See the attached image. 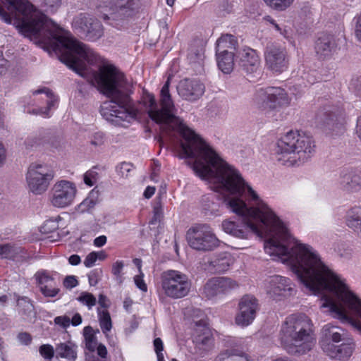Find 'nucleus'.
I'll list each match as a JSON object with an SVG mask.
<instances>
[{"mask_svg": "<svg viewBox=\"0 0 361 361\" xmlns=\"http://www.w3.org/2000/svg\"><path fill=\"white\" fill-rule=\"evenodd\" d=\"M10 14L0 7V18L11 23L18 21L20 32L47 51L61 54V61L84 77L92 73L91 82L110 98L102 111H121V72L113 65H102L101 58L87 44L65 34L28 0H3Z\"/></svg>", "mask_w": 361, "mask_h": 361, "instance_id": "obj_1", "label": "nucleus"}, {"mask_svg": "<svg viewBox=\"0 0 361 361\" xmlns=\"http://www.w3.org/2000/svg\"><path fill=\"white\" fill-rule=\"evenodd\" d=\"M169 78L160 91L159 124L173 125L181 139L178 148L181 159L193 158L192 169H203V164L218 157V154L199 135L188 128L182 120L175 116L176 108L169 92Z\"/></svg>", "mask_w": 361, "mask_h": 361, "instance_id": "obj_2", "label": "nucleus"}, {"mask_svg": "<svg viewBox=\"0 0 361 361\" xmlns=\"http://www.w3.org/2000/svg\"><path fill=\"white\" fill-rule=\"evenodd\" d=\"M281 341L291 355H301L314 345V325L305 314H293L286 317L281 329Z\"/></svg>", "mask_w": 361, "mask_h": 361, "instance_id": "obj_3", "label": "nucleus"}, {"mask_svg": "<svg viewBox=\"0 0 361 361\" xmlns=\"http://www.w3.org/2000/svg\"><path fill=\"white\" fill-rule=\"evenodd\" d=\"M314 151L312 137L298 130H290L281 136L274 149L276 160L287 166L303 164Z\"/></svg>", "mask_w": 361, "mask_h": 361, "instance_id": "obj_4", "label": "nucleus"}, {"mask_svg": "<svg viewBox=\"0 0 361 361\" xmlns=\"http://www.w3.org/2000/svg\"><path fill=\"white\" fill-rule=\"evenodd\" d=\"M191 286L188 276L180 271L169 269L161 275V290L164 297L183 298L189 294Z\"/></svg>", "mask_w": 361, "mask_h": 361, "instance_id": "obj_5", "label": "nucleus"}, {"mask_svg": "<svg viewBox=\"0 0 361 361\" xmlns=\"http://www.w3.org/2000/svg\"><path fill=\"white\" fill-rule=\"evenodd\" d=\"M140 0H98L97 12L104 20H119L132 14Z\"/></svg>", "mask_w": 361, "mask_h": 361, "instance_id": "obj_6", "label": "nucleus"}, {"mask_svg": "<svg viewBox=\"0 0 361 361\" xmlns=\"http://www.w3.org/2000/svg\"><path fill=\"white\" fill-rule=\"evenodd\" d=\"M252 100L262 110H276L288 106L291 99L283 88L267 87L256 90Z\"/></svg>", "mask_w": 361, "mask_h": 361, "instance_id": "obj_7", "label": "nucleus"}, {"mask_svg": "<svg viewBox=\"0 0 361 361\" xmlns=\"http://www.w3.org/2000/svg\"><path fill=\"white\" fill-rule=\"evenodd\" d=\"M55 173L47 164L32 163L26 173L28 190L36 195L44 194L49 188Z\"/></svg>", "mask_w": 361, "mask_h": 361, "instance_id": "obj_8", "label": "nucleus"}, {"mask_svg": "<svg viewBox=\"0 0 361 361\" xmlns=\"http://www.w3.org/2000/svg\"><path fill=\"white\" fill-rule=\"evenodd\" d=\"M189 245L200 251H210L219 246L220 240L216 238L211 227L207 224L198 225L187 232Z\"/></svg>", "mask_w": 361, "mask_h": 361, "instance_id": "obj_9", "label": "nucleus"}, {"mask_svg": "<svg viewBox=\"0 0 361 361\" xmlns=\"http://www.w3.org/2000/svg\"><path fill=\"white\" fill-rule=\"evenodd\" d=\"M76 193L74 183L66 180H57L50 190L51 204L58 208L68 207L73 202Z\"/></svg>", "mask_w": 361, "mask_h": 361, "instance_id": "obj_10", "label": "nucleus"}, {"mask_svg": "<svg viewBox=\"0 0 361 361\" xmlns=\"http://www.w3.org/2000/svg\"><path fill=\"white\" fill-rule=\"evenodd\" d=\"M267 293L275 300H281L295 293L293 284L291 281L284 276L276 275L271 276L267 286Z\"/></svg>", "mask_w": 361, "mask_h": 361, "instance_id": "obj_11", "label": "nucleus"}, {"mask_svg": "<svg viewBox=\"0 0 361 361\" xmlns=\"http://www.w3.org/2000/svg\"><path fill=\"white\" fill-rule=\"evenodd\" d=\"M238 287V282L231 278L214 277L208 280L204 286L203 293L208 299H212L227 294Z\"/></svg>", "mask_w": 361, "mask_h": 361, "instance_id": "obj_12", "label": "nucleus"}, {"mask_svg": "<svg viewBox=\"0 0 361 361\" xmlns=\"http://www.w3.org/2000/svg\"><path fill=\"white\" fill-rule=\"evenodd\" d=\"M258 303L255 298L251 295H245L241 298L238 304V312L235 316V322L238 326L245 327L254 321Z\"/></svg>", "mask_w": 361, "mask_h": 361, "instance_id": "obj_13", "label": "nucleus"}, {"mask_svg": "<svg viewBox=\"0 0 361 361\" xmlns=\"http://www.w3.org/2000/svg\"><path fill=\"white\" fill-rule=\"evenodd\" d=\"M266 64L271 71L281 73L288 68V59L284 49L274 45H268L264 53Z\"/></svg>", "mask_w": 361, "mask_h": 361, "instance_id": "obj_14", "label": "nucleus"}, {"mask_svg": "<svg viewBox=\"0 0 361 361\" xmlns=\"http://www.w3.org/2000/svg\"><path fill=\"white\" fill-rule=\"evenodd\" d=\"M74 25L90 41L97 40L104 34L103 26L100 21L86 15H80L77 18Z\"/></svg>", "mask_w": 361, "mask_h": 361, "instance_id": "obj_15", "label": "nucleus"}, {"mask_svg": "<svg viewBox=\"0 0 361 361\" xmlns=\"http://www.w3.org/2000/svg\"><path fill=\"white\" fill-rule=\"evenodd\" d=\"M37 285L42 294L47 298H54L58 295L60 289L58 283L47 270H39L35 274Z\"/></svg>", "mask_w": 361, "mask_h": 361, "instance_id": "obj_16", "label": "nucleus"}, {"mask_svg": "<svg viewBox=\"0 0 361 361\" xmlns=\"http://www.w3.org/2000/svg\"><path fill=\"white\" fill-rule=\"evenodd\" d=\"M204 85L196 79H185L182 80L178 88L179 94L188 101H195L204 92Z\"/></svg>", "mask_w": 361, "mask_h": 361, "instance_id": "obj_17", "label": "nucleus"}, {"mask_svg": "<svg viewBox=\"0 0 361 361\" xmlns=\"http://www.w3.org/2000/svg\"><path fill=\"white\" fill-rule=\"evenodd\" d=\"M337 42L331 35L323 34L315 42L314 49L319 59L325 60L331 57L336 52Z\"/></svg>", "mask_w": 361, "mask_h": 361, "instance_id": "obj_18", "label": "nucleus"}, {"mask_svg": "<svg viewBox=\"0 0 361 361\" xmlns=\"http://www.w3.org/2000/svg\"><path fill=\"white\" fill-rule=\"evenodd\" d=\"M233 259L228 252H221L211 257L205 262V269L214 274H221L229 269Z\"/></svg>", "mask_w": 361, "mask_h": 361, "instance_id": "obj_19", "label": "nucleus"}, {"mask_svg": "<svg viewBox=\"0 0 361 361\" xmlns=\"http://www.w3.org/2000/svg\"><path fill=\"white\" fill-rule=\"evenodd\" d=\"M354 349L352 339L347 338L341 345L324 344L323 352L332 359L343 360L350 357Z\"/></svg>", "mask_w": 361, "mask_h": 361, "instance_id": "obj_20", "label": "nucleus"}, {"mask_svg": "<svg viewBox=\"0 0 361 361\" xmlns=\"http://www.w3.org/2000/svg\"><path fill=\"white\" fill-rule=\"evenodd\" d=\"M339 186L347 192H356L361 190V171L350 169L343 171L339 179Z\"/></svg>", "mask_w": 361, "mask_h": 361, "instance_id": "obj_21", "label": "nucleus"}, {"mask_svg": "<svg viewBox=\"0 0 361 361\" xmlns=\"http://www.w3.org/2000/svg\"><path fill=\"white\" fill-rule=\"evenodd\" d=\"M240 66L247 73H256L259 68L260 60L255 50L246 47L238 53Z\"/></svg>", "mask_w": 361, "mask_h": 361, "instance_id": "obj_22", "label": "nucleus"}, {"mask_svg": "<svg viewBox=\"0 0 361 361\" xmlns=\"http://www.w3.org/2000/svg\"><path fill=\"white\" fill-rule=\"evenodd\" d=\"M345 331L339 326L327 324L324 325L322 330V338L319 341V345L323 350L324 344H335L340 341H345Z\"/></svg>", "mask_w": 361, "mask_h": 361, "instance_id": "obj_23", "label": "nucleus"}, {"mask_svg": "<svg viewBox=\"0 0 361 361\" xmlns=\"http://www.w3.org/2000/svg\"><path fill=\"white\" fill-rule=\"evenodd\" d=\"M55 356L59 361H75L78 345L71 341L59 343L55 347Z\"/></svg>", "mask_w": 361, "mask_h": 361, "instance_id": "obj_24", "label": "nucleus"}, {"mask_svg": "<svg viewBox=\"0 0 361 361\" xmlns=\"http://www.w3.org/2000/svg\"><path fill=\"white\" fill-rule=\"evenodd\" d=\"M140 104L143 106L149 117L155 123L159 124L161 117L158 111V104L154 95L146 90H142Z\"/></svg>", "mask_w": 361, "mask_h": 361, "instance_id": "obj_25", "label": "nucleus"}, {"mask_svg": "<svg viewBox=\"0 0 361 361\" xmlns=\"http://www.w3.org/2000/svg\"><path fill=\"white\" fill-rule=\"evenodd\" d=\"M44 94V99L47 102V108L45 110H44L42 108L37 109H32V111L27 110L26 111L28 114H41L44 116H49V111L51 110L52 108H55L57 103H58V98L53 94V92L48 88H42L39 89L37 90H35L33 92V94ZM25 111V109L24 110Z\"/></svg>", "mask_w": 361, "mask_h": 361, "instance_id": "obj_26", "label": "nucleus"}, {"mask_svg": "<svg viewBox=\"0 0 361 361\" xmlns=\"http://www.w3.org/2000/svg\"><path fill=\"white\" fill-rule=\"evenodd\" d=\"M219 68L226 74L230 73L234 66V54L229 50L216 51Z\"/></svg>", "mask_w": 361, "mask_h": 361, "instance_id": "obj_27", "label": "nucleus"}, {"mask_svg": "<svg viewBox=\"0 0 361 361\" xmlns=\"http://www.w3.org/2000/svg\"><path fill=\"white\" fill-rule=\"evenodd\" d=\"M49 133L44 129L39 130L27 137L25 146L27 149H32L43 145L48 141Z\"/></svg>", "mask_w": 361, "mask_h": 361, "instance_id": "obj_28", "label": "nucleus"}, {"mask_svg": "<svg viewBox=\"0 0 361 361\" xmlns=\"http://www.w3.org/2000/svg\"><path fill=\"white\" fill-rule=\"evenodd\" d=\"M193 336L194 342L198 344L207 345L212 339L209 329L202 320L196 323Z\"/></svg>", "mask_w": 361, "mask_h": 361, "instance_id": "obj_29", "label": "nucleus"}, {"mask_svg": "<svg viewBox=\"0 0 361 361\" xmlns=\"http://www.w3.org/2000/svg\"><path fill=\"white\" fill-rule=\"evenodd\" d=\"M346 224L348 227L361 235V207H353L347 212Z\"/></svg>", "mask_w": 361, "mask_h": 361, "instance_id": "obj_30", "label": "nucleus"}, {"mask_svg": "<svg viewBox=\"0 0 361 361\" xmlns=\"http://www.w3.org/2000/svg\"><path fill=\"white\" fill-rule=\"evenodd\" d=\"M216 361H247L245 354L238 350H226L219 354Z\"/></svg>", "mask_w": 361, "mask_h": 361, "instance_id": "obj_31", "label": "nucleus"}, {"mask_svg": "<svg viewBox=\"0 0 361 361\" xmlns=\"http://www.w3.org/2000/svg\"><path fill=\"white\" fill-rule=\"evenodd\" d=\"M237 40L235 37L230 34L222 35L216 42V51L229 50L233 51L235 49Z\"/></svg>", "mask_w": 361, "mask_h": 361, "instance_id": "obj_32", "label": "nucleus"}, {"mask_svg": "<svg viewBox=\"0 0 361 361\" xmlns=\"http://www.w3.org/2000/svg\"><path fill=\"white\" fill-rule=\"evenodd\" d=\"M98 319L100 328L104 334H107L112 328V322L109 312L97 308Z\"/></svg>", "mask_w": 361, "mask_h": 361, "instance_id": "obj_33", "label": "nucleus"}, {"mask_svg": "<svg viewBox=\"0 0 361 361\" xmlns=\"http://www.w3.org/2000/svg\"><path fill=\"white\" fill-rule=\"evenodd\" d=\"M83 335L86 348L91 352H94L98 345L93 329L90 326H85L83 329Z\"/></svg>", "mask_w": 361, "mask_h": 361, "instance_id": "obj_34", "label": "nucleus"}, {"mask_svg": "<svg viewBox=\"0 0 361 361\" xmlns=\"http://www.w3.org/2000/svg\"><path fill=\"white\" fill-rule=\"evenodd\" d=\"M21 252V248L11 244L0 245V257L4 259H15Z\"/></svg>", "mask_w": 361, "mask_h": 361, "instance_id": "obj_35", "label": "nucleus"}, {"mask_svg": "<svg viewBox=\"0 0 361 361\" xmlns=\"http://www.w3.org/2000/svg\"><path fill=\"white\" fill-rule=\"evenodd\" d=\"M77 300L82 305L87 306L88 310H92L97 303L96 298L92 293L86 291L80 293L77 298Z\"/></svg>", "mask_w": 361, "mask_h": 361, "instance_id": "obj_36", "label": "nucleus"}, {"mask_svg": "<svg viewBox=\"0 0 361 361\" xmlns=\"http://www.w3.org/2000/svg\"><path fill=\"white\" fill-rule=\"evenodd\" d=\"M267 6L276 11H284L288 8L294 0H263Z\"/></svg>", "mask_w": 361, "mask_h": 361, "instance_id": "obj_37", "label": "nucleus"}, {"mask_svg": "<svg viewBox=\"0 0 361 361\" xmlns=\"http://www.w3.org/2000/svg\"><path fill=\"white\" fill-rule=\"evenodd\" d=\"M123 268L124 263L121 260H117L112 264L111 273L119 283H122L123 281Z\"/></svg>", "mask_w": 361, "mask_h": 361, "instance_id": "obj_38", "label": "nucleus"}, {"mask_svg": "<svg viewBox=\"0 0 361 361\" xmlns=\"http://www.w3.org/2000/svg\"><path fill=\"white\" fill-rule=\"evenodd\" d=\"M133 166L128 162H122L116 166V173L121 178H128L133 171Z\"/></svg>", "mask_w": 361, "mask_h": 361, "instance_id": "obj_39", "label": "nucleus"}, {"mask_svg": "<svg viewBox=\"0 0 361 361\" xmlns=\"http://www.w3.org/2000/svg\"><path fill=\"white\" fill-rule=\"evenodd\" d=\"M39 354L47 360H51L55 355V348L51 345L44 344L39 347Z\"/></svg>", "mask_w": 361, "mask_h": 361, "instance_id": "obj_40", "label": "nucleus"}, {"mask_svg": "<svg viewBox=\"0 0 361 361\" xmlns=\"http://www.w3.org/2000/svg\"><path fill=\"white\" fill-rule=\"evenodd\" d=\"M104 257V255L102 252H92L86 256L84 260V265L88 268L92 267L94 265L98 258L103 259Z\"/></svg>", "mask_w": 361, "mask_h": 361, "instance_id": "obj_41", "label": "nucleus"}, {"mask_svg": "<svg viewBox=\"0 0 361 361\" xmlns=\"http://www.w3.org/2000/svg\"><path fill=\"white\" fill-rule=\"evenodd\" d=\"M61 3V0H44L42 4L46 12L53 13L60 7Z\"/></svg>", "mask_w": 361, "mask_h": 361, "instance_id": "obj_42", "label": "nucleus"}, {"mask_svg": "<svg viewBox=\"0 0 361 361\" xmlns=\"http://www.w3.org/2000/svg\"><path fill=\"white\" fill-rule=\"evenodd\" d=\"M102 274V270L100 269L92 270L87 275L90 285L92 286H96L101 279Z\"/></svg>", "mask_w": 361, "mask_h": 361, "instance_id": "obj_43", "label": "nucleus"}, {"mask_svg": "<svg viewBox=\"0 0 361 361\" xmlns=\"http://www.w3.org/2000/svg\"><path fill=\"white\" fill-rule=\"evenodd\" d=\"M164 216L162 206L160 202H157L153 208V217L151 220V224H154L157 222H160Z\"/></svg>", "mask_w": 361, "mask_h": 361, "instance_id": "obj_44", "label": "nucleus"}, {"mask_svg": "<svg viewBox=\"0 0 361 361\" xmlns=\"http://www.w3.org/2000/svg\"><path fill=\"white\" fill-rule=\"evenodd\" d=\"M59 228L58 223L52 219L46 221L41 227V232L49 233L56 231Z\"/></svg>", "mask_w": 361, "mask_h": 361, "instance_id": "obj_45", "label": "nucleus"}, {"mask_svg": "<svg viewBox=\"0 0 361 361\" xmlns=\"http://www.w3.org/2000/svg\"><path fill=\"white\" fill-rule=\"evenodd\" d=\"M144 274L141 273L139 275H136L134 277V281L137 288H139L140 290L143 292L147 291V286L145 283V281L143 280Z\"/></svg>", "mask_w": 361, "mask_h": 361, "instance_id": "obj_46", "label": "nucleus"}, {"mask_svg": "<svg viewBox=\"0 0 361 361\" xmlns=\"http://www.w3.org/2000/svg\"><path fill=\"white\" fill-rule=\"evenodd\" d=\"M350 88L357 95L361 97V76L351 80Z\"/></svg>", "mask_w": 361, "mask_h": 361, "instance_id": "obj_47", "label": "nucleus"}, {"mask_svg": "<svg viewBox=\"0 0 361 361\" xmlns=\"http://www.w3.org/2000/svg\"><path fill=\"white\" fill-rule=\"evenodd\" d=\"M105 142L104 134L102 132L94 133L91 140V144L94 146H100Z\"/></svg>", "mask_w": 361, "mask_h": 361, "instance_id": "obj_48", "label": "nucleus"}, {"mask_svg": "<svg viewBox=\"0 0 361 361\" xmlns=\"http://www.w3.org/2000/svg\"><path fill=\"white\" fill-rule=\"evenodd\" d=\"M84 183L91 187L94 185L96 181V173L94 171H87L83 176Z\"/></svg>", "mask_w": 361, "mask_h": 361, "instance_id": "obj_49", "label": "nucleus"}, {"mask_svg": "<svg viewBox=\"0 0 361 361\" xmlns=\"http://www.w3.org/2000/svg\"><path fill=\"white\" fill-rule=\"evenodd\" d=\"M54 322L56 324L66 329L71 324V319L68 316H59L55 317Z\"/></svg>", "mask_w": 361, "mask_h": 361, "instance_id": "obj_50", "label": "nucleus"}, {"mask_svg": "<svg viewBox=\"0 0 361 361\" xmlns=\"http://www.w3.org/2000/svg\"><path fill=\"white\" fill-rule=\"evenodd\" d=\"M63 285L66 288L71 289L78 285V281L75 276H68L63 280Z\"/></svg>", "mask_w": 361, "mask_h": 361, "instance_id": "obj_51", "label": "nucleus"}, {"mask_svg": "<svg viewBox=\"0 0 361 361\" xmlns=\"http://www.w3.org/2000/svg\"><path fill=\"white\" fill-rule=\"evenodd\" d=\"M8 66L9 62L4 57L3 52L0 51V78L7 73Z\"/></svg>", "mask_w": 361, "mask_h": 361, "instance_id": "obj_52", "label": "nucleus"}, {"mask_svg": "<svg viewBox=\"0 0 361 361\" xmlns=\"http://www.w3.org/2000/svg\"><path fill=\"white\" fill-rule=\"evenodd\" d=\"M96 204V201L91 197L85 199L80 204V207L82 211L88 210Z\"/></svg>", "mask_w": 361, "mask_h": 361, "instance_id": "obj_53", "label": "nucleus"}, {"mask_svg": "<svg viewBox=\"0 0 361 361\" xmlns=\"http://www.w3.org/2000/svg\"><path fill=\"white\" fill-rule=\"evenodd\" d=\"M354 20H355V37L361 42V13L355 16Z\"/></svg>", "mask_w": 361, "mask_h": 361, "instance_id": "obj_54", "label": "nucleus"}, {"mask_svg": "<svg viewBox=\"0 0 361 361\" xmlns=\"http://www.w3.org/2000/svg\"><path fill=\"white\" fill-rule=\"evenodd\" d=\"M154 350L157 354V358H159V355H164L162 351L164 350V345L161 339L160 338H157L154 341Z\"/></svg>", "mask_w": 361, "mask_h": 361, "instance_id": "obj_55", "label": "nucleus"}, {"mask_svg": "<svg viewBox=\"0 0 361 361\" xmlns=\"http://www.w3.org/2000/svg\"><path fill=\"white\" fill-rule=\"evenodd\" d=\"M263 20L269 24L272 25L274 29L279 32L281 35H285L284 32L283 31L282 28L279 26V24L276 23V21L269 16H266L263 18Z\"/></svg>", "mask_w": 361, "mask_h": 361, "instance_id": "obj_56", "label": "nucleus"}, {"mask_svg": "<svg viewBox=\"0 0 361 361\" xmlns=\"http://www.w3.org/2000/svg\"><path fill=\"white\" fill-rule=\"evenodd\" d=\"M6 160V149L4 145L0 142V168L2 167Z\"/></svg>", "mask_w": 361, "mask_h": 361, "instance_id": "obj_57", "label": "nucleus"}, {"mask_svg": "<svg viewBox=\"0 0 361 361\" xmlns=\"http://www.w3.org/2000/svg\"><path fill=\"white\" fill-rule=\"evenodd\" d=\"M18 337L20 341L25 345L29 344L32 340L30 335L27 333H20L18 334Z\"/></svg>", "mask_w": 361, "mask_h": 361, "instance_id": "obj_58", "label": "nucleus"}, {"mask_svg": "<svg viewBox=\"0 0 361 361\" xmlns=\"http://www.w3.org/2000/svg\"><path fill=\"white\" fill-rule=\"evenodd\" d=\"M106 240L105 235H100L94 240V245L97 247H101L106 244Z\"/></svg>", "mask_w": 361, "mask_h": 361, "instance_id": "obj_59", "label": "nucleus"}, {"mask_svg": "<svg viewBox=\"0 0 361 361\" xmlns=\"http://www.w3.org/2000/svg\"><path fill=\"white\" fill-rule=\"evenodd\" d=\"M189 56H190V60L191 61L193 60L194 62H196V61L195 60V58H196L197 62H198V63L202 61L204 58V55H203L202 50L198 51L197 53H190L189 54Z\"/></svg>", "mask_w": 361, "mask_h": 361, "instance_id": "obj_60", "label": "nucleus"}, {"mask_svg": "<svg viewBox=\"0 0 361 361\" xmlns=\"http://www.w3.org/2000/svg\"><path fill=\"white\" fill-rule=\"evenodd\" d=\"M97 354L102 358H105L107 355V350L104 345L99 344L97 348Z\"/></svg>", "mask_w": 361, "mask_h": 361, "instance_id": "obj_61", "label": "nucleus"}, {"mask_svg": "<svg viewBox=\"0 0 361 361\" xmlns=\"http://www.w3.org/2000/svg\"><path fill=\"white\" fill-rule=\"evenodd\" d=\"M98 303L101 307L107 308L109 306L108 298L103 294L99 295Z\"/></svg>", "mask_w": 361, "mask_h": 361, "instance_id": "obj_62", "label": "nucleus"}, {"mask_svg": "<svg viewBox=\"0 0 361 361\" xmlns=\"http://www.w3.org/2000/svg\"><path fill=\"white\" fill-rule=\"evenodd\" d=\"M17 302L18 305L19 306H20L23 302L27 310L32 307V305L30 303L29 298L27 297H21L18 298Z\"/></svg>", "mask_w": 361, "mask_h": 361, "instance_id": "obj_63", "label": "nucleus"}, {"mask_svg": "<svg viewBox=\"0 0 361 361\" xmlns=\"http://www.w3.org/2000/svg\"><path fill=\"white\" fill-rule=\"evenodd\" d=\"M68 262L73 266H76L81 262V259L78 255H72L68 258Z\"/></svg>", "mask_w": 361, "mask_h": 361, "instance_id": "obj_64", "label": "nucleus"}]
</instances>
